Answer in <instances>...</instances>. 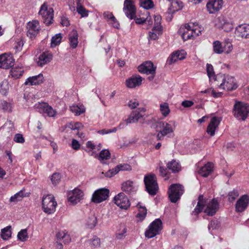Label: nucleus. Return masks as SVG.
<instances>
[{"label": "nucleus", "mask_w": 249, "mask_h": 249, "mask_svg": "<svg viewBox=\"0 0 249 249\" xmlns=\"http://www.w3.org/2000/svg\"><path fill=\"white\" fill-rule=\"evenodd\" d=\"M219 208V204L215 198H213L208 203L203 200V196H200L198 197V201L197 205L193 212L192 214L196 215L200 213L204 209V212L209 216H213L217 212Z\"/></svg>", "instance_id": "obj_1"}, {"label": "nucleus", "mask_w": 249, "mask_h": 249, "mask_svg": "<svg viewBox=\"0 0 249 249\" xmlns=\"http://www.w3.org/2000/svg\"><path fill=\"white\" fill-rule=\"evenodd\" d=\"M214 84L218 88L225 90H232L237 88L234 77L228 74H217Z\"/></svg>", "instance_id": "obj_2"}, {"label": "nucleus", "mask_w": 249, "mask_h": 249, "mask_svg": "<svg viewBox=\"0 0 249 249\" xmlns=\"http://www.w3.org/2000/svg\"><path fill=\"white\" fill-rule=\"evenodd\" d=\"M234 117L239 121H245L249 117V104L236 101L233 109Z\"/></svg>", "instance_id": "obj_3"}, {"label": "nucleus", "mask_w": 249, "mask_h": 249, "mask_svg": "<svg viewBox=\"0 0 249 249\" xmlns=\"http://www.w3.org/2000/svg\"><path fill=\"white\" fill-rule=\"evenodd\" d=\"M57 202L53 195H44L42 197V210L47 214L53 213L56 211Z\"/></svg>", "instance_id": "obj_4"}, {"label": "nucleus", "mask_w": 249, "mask_h": 249, "mask_svg": "<svg viewBox=\"0 0 249 249\" xmlns=\"http://www.w3.org/2000/svg\"><path fill=\"white\" fill-rule=\"evenodd\" d=\"M144 182L146 190L149 194L151 196L156 195L159 189V186L155 175L149 174L145 176Z\"/></svg>", "instance_id": "obj_5"}, {"label": "nucleus", "mask_w": 249, "mask_h": 249, "mask_svg": "<svg viewBox=\"0 0 249 249\" xmlns=\"http://www.w3.org/2000/svg\"><path fill=\"white\" fill-rule=\"evenodd\" d=\"M194 27V24L189 23L186 24L184 27L180 28L179 32L184 40H188L199 35L200 31Z\"/></svg>", "instance_id": "obj_6"}, {"label": "nucleus", "mask_w": 249, "mask_h": 249, "mask_svg": "<svg viewBox=\"0 0 249 249\" xmlns=\"http://www.w3.org/2000/svg\"><path fill=\"white\" fill-rule=\"evenodd\" d=\"M184 193L183 187L179 184H172L168 191L169 198L173 203H176Z\"/></svg>", "instance_id": "obj_7"}, {"label": "nucleus", "mask_w": 249, "mask_h": 249, "mask_svg": "<svg viewBox=\"0 0 249 249\" xmlns=\"http://www.w3.org/2000/svg\"><path fill=\"white\" fill-rule=\"evenodd\" d=\"M38 14L41 16L43 22L47 26L53 23V10L52 8H48L47 5L44 3L41 6Z\"/></svg>", "instance_id": "obj_8"}, {"label": "nucleus", "mask_w": 249, "mask_h": 249, "mask_svg": "<svg viewBox=\"0 0 249 249\" xmlns=\"http://www.w3.org/2000/svg\"><path fill=\"white\" fill-rule=\"evenodd\" d=\"M162 225L160 219H156L148 226V229L145 232V236L151 238L159 234L162 229Z\"/></svg>", "instance_id": "obj_9"}, {"label": "nucleus", "mask_w": 249, "mask_h": 249, "mask_svg": "<svg viewBox=\"0 0 249 249\" xmlns=\"http://www.w3.org/2000/svg\"><path fill=\"white\" fill-rule=\"evenodd\" d=\"M109 191L107 189L101 188L97 190L92 195L91 200L96 203L106 200L108 197Z\"/></svg>", "instance_id": "obj_10"}, {"label": "nucleus", "mask_w": 249, "mask_h": 249, "mask_svg": "<svg viewBox=\"0 0 249 249\" xmlns=\"http://www.w3.org/2000/svg\"><path fill=\"white\" fill-rule=\"evenodd\" d=\"M35 107L39 112L46 114L48 117H53L56 115V111L47 103H38L35 105Z\"/></svg>", "instance_id": "obj_11"}, {"label": "nucleus", "mask_w": 249, "mask_h": 249, "mask_svg": "<svg viewBox=\"0 0 249 249\" xmlns=\"http://www.w3.org/2000/svg\"><path fill=\"white\" fill-rule=\"evenodd\" d=\"M27 36L30 38H35L40 30L39 22L36 20L29 22L27 25Z\"/></svg>", "instance_id": "obj_12"}, {"label": "nucleus", "mask_w": 249, "mask_h": 249, "mask_svg": "<svg viewBox=\"0 0 249 249\" xmlns=\"http://www.w3.org/2000/svg\"><path fill=\"white\" fill-rule=\"evenodd\" d=\"M114 203L121 209H127L130 206L127 197L124 193H120L114 198Z\"/></svg>", "instance_id": "obj_13"}, {"label": "nucleus", "mask_w": 249, "mask_h": 249, "mask_svg": "<svg viewBox=\"0 0 249 249\" xmlns=\"http://www.w3.org/2000/svg\"><path fill=\"white\" fill-rule=\"evenodd\" d=\"M14 59L11 54L6 53L0 55V68L8 69L14 66Z\"/></svg>", "instance_id": "obj_14"}, {"label": "nucleus", "mask_w": 249, "mask_h": 249, "mask_svg": "<svg viewBox=\"0 0 249 249\" xmlns=\"http://www.w3.org/2000/svg\"><path fill=\"white\" fill-rule=\"evenodd\" d=\"M84 193L81 190L75 188L68 194V200L73 204H76L83 199Z\"/></svg>", "instance_id": "obj_15"}, {"label": "nucleus", "mask_w": 249, "mask_h": 249, "mask_svg": "<svg viewBox=\"0 0 249 249\" xmlns=\"http://www.w3.org/2000/svg\"><path fill=\"white\" fill-rule=\"evenodd\" d=\"M124 12L125 16L130 19L134 18L136 15V8L131 0H125L124 4Z\"/></svg>", "instance_id": "obj_16"}, {"label": "nucleus", "mask_w": 249, "mask_h": 249, "mask_svg": "<svg viewBox=\"0 0 249 249\" xmlns=\"http://www.w3.org/2000/svg\"><path fill=\"white\" fill-rule=\"evenodd\" d=\"M157 126L162 128L157 135L159 140H161L164 136L173 132V129L171 124L165 122L160 121L158 122Z\"/></svg>", "instance_id": "obj_17"}, {"label": "nucleus", "mask_w": 249, "mask_h": 249, "mask_svg": "<svg viewBox=\"0 0 249 249\" xmlns=\"http://www.w3.org/2000/svg\"><path fill=\"white\" fill-rule=\"evenodd\" d=\"M223 0H209L206 7L210 14H214L222 8Z\"/></svg>", "instance_id": "obj_18"}, {"label": "nucleus", "mask_w": 249, "mask_h": 249, "mask_svg": "<svg viewBox=\"0 0 249 249\" xmlns=\"http://www.w3.org/2000/svg\"><path fill=\"white\" fill-rule=\"evenodd\" d=\"M131 170V167L128 164H120L107 172L105 173V176L111 178L116 175L120 171H129Z\"/></svg>", "instance_id": "obj_19"}, {"label": "nucleus", "mask_w": 249, "mask_h": 249, "mask_svg": "<svg viewBox=\"0 0 249 249\" xmlns=\"http://www.w3.org/2000/svg\"><path fill=\"white\" fill-rule=\"evenodd\" d=\"M142 78L139 75H133L125 81L126 86L129 89H134L142 85Z\"/></svg>", "instance_id": "obj_20"}, {"label": "nucleus", "mask_w": 249, "mask_h": 249, "mask_svg": "<svg viewBox=\"0 0 249 249\" xmlns=\"http://www.w3.org/2000/svg\"><path fill=\"white\" fill-rule=\"evenodd\" d=\"M69 9L73 14L77 12L81 18L87 17L89 15V11L83 6V4H77L75 6L74 2H73L69 4Z\"/></svg>", "instance_id": "obj_21"}, {"label": "nucleus", "mask_w": 249, "mask_h": 249, "mask_svg": "<svg viewBox=\"0 0 249 249\" xmlns=\"http://www.w3.org/2000/svg\"><path fill=\"white\" fill-rule=\"evenodd\" d=\"M156 67L154 66L151 61H146L138 67L139 72L147 74L155 73Z\"/></svg>", "instance_id": "obj_22"}, {"label": "nucleus", "mask_w": 249, "mask_h": 249, "mask_svg": "<svg viewBox=\"0 0 249 249\" xmlns=\"http://www.w3.org/2000/svg\"><path fill=\"white\" fill-rule=\"evenodd\" d=\"M249 203V197L248 195L242 196L237 200L235 204V209L238 212H242L247 208Z\"/></svg>", "instance_id": "obj_23"}, {"label": "nucleus", "mask_w": 249, "mask_h": 249, "mask_svg": "<svg viewBox=\"0 0 249 249\" xmlns=\"http://www.w3.org/2000/svg\"><path fill=\"white\" fill-rule=\"evenodd\" d=\"M53 58V54L49 51H46L41 53L36 60V63L39 67L49 63Z\"/></svg>", "instance_id": "obj_24"}, {"label": "nucleus", "mask_w": 249, "mask_h": 249, "mask_svg": "<svg viewBox=\"0 0 249 249\" xmlns=\"http://www.w3.org/2000/svg\"><path fill=\"white\" fill-rule=\"evenodd\" d=\"M221 122V119L217 117H213L211 119V121L207 126V132L211 136L215 134V130L218 128Z\"/></svg>", "instance_id": "obj_25"}, {"label": "nucleus", "mask_w": 249, "mask_h": 249, "mask_svg": "<svg viewBox=\"0 0 249 249\" xmlns=\"http://www.w3.org/2000/svg\"><path fill=\"white\" fill-rule=\"evenodd\" d=\"M186 52L184 50L177 51L173 53L167 60V63L171 65L178 60H182L185 58Z\"/></svg>", "instance_id": "obj_26"}, {"label": "nucleus", "mask_w": 249, "mask_h": 249, "mask_svg": "<svg viewBox=\"0 0 249 249\" xmlns=\"http://www.w3.org/2000/svg\"><path fill=\"white\" fill-rule=\"evenodd\" d=\"M122 190L127 194H133L137 190V187L133 181L128 180L122 184Z\"/></svg>", "instance_id": "obj_27"}, {"label": "nucleus", "mask_w": 249, "mask_h": 249, "mask_svg": "<svg viewBox=\"0 0 249 249\" xmlns=\"http://www.w3.org/2000/svg\"><path fill=\"white\" fill-rule=\"evenodd\" d=\"M237 36L249 38V24H241L237 27L235 30Z\"/></svg>", "instance_id": "obj_28"}, {"label": "nucleus", "mask_w": 249, "mask_h": 249, "mask_svg": "<svg viewBox=\"0 0 249 249\" xmlns=\"http://www.w3.org/2000/svg\"><path fill=\"white\" fill-rule=\"evenodd\" d=\"M43 74L40 73L37 75L29 77L24 84L26 85L30 86L39 85L43 82Z\"/></svg>", "instance_id": "obj_29"}, {"label": "nucleus", "mask_w": 249, "mask_h": 249, "mask_svg": "<svg viewBox=\"0 0 249 249\" xmlns=\"http://www.w3.org/2000/svg\"><path fill=\"white\" fill-rule=\"evenodd\" d=\"M78 34L76 31L73 30L69 34V44L71 49H75L77 47L78 43Z\"/></svg>", "instance_id": "obj_30"}, {"label": "nucleus", "mask_w": 249, "mask_h": 249, "mask_svg": "<svg viewBox=\"0 0 249 249\" xmlns=\"http://www.w3.org/2000/svg\"><path fill=\"white\" fill-rule=\"evenodd\" d=\"M213 168V164L211 162H208L200 168L198 171V173L204 177H207L212 173Z\"/></svg>", "instance_id": "obj_31"}, {"label": "nucleus", "mask_w": 249, "mask_h": 249, "mask_svg": "<svg viewBox=\"0 0 249 249\" xmlns=\"http://www.w3.org/2000/svg\"><path fill=\"white\" fill-rule=\"evenodd\" d=\"M56 237L59 242L62 241L64 244H68L71 242L70 235L65 231H59L56 233Z\"/></svg>", "instance_id": "obj_32"}, {"label": "nucleus", "mask_w": 249, "mask_h": 249, "mask_svg": "<svg viewBox=\"0 0 249 249\" xmlns=\"http://www.w3.org/2000/svg\"><path fill=\"white\" fill-rule=\"evenodd\" d=\"M97 159L101 162L103 163L105 160H108L110 157V153L108 150H102L99 155H96L94 157Z\"/></svg>", "instance_id": "obj_33"}, {"label": "nucleus", "mask_w": 249, "mask_h": 249, "mask_svg": "<svg viewBox=\"0 0 249 249\" xmlns=\"http://www.w3.org/2000/svg\"><path fill=\"white\" fill-rule=\"evenodd\" d=\"M183 7L182 3L178 0H171L169 10L171 12H175L180 10Z\"/></svg>", "instance_id": "obj_34"}, {"label": "nucleus", "mask_w": 249, "mask_h": 249, "mask_svg": "<svg viewBox=\"0 0 249 249\" xmlns=\"http://www.w3.org/2000/svg\"><path fill=\"white\" fill-rule=\"evenodd\" d=\"M11 226H8L1 230L0 237L4 240L9 239L11 237Z\"/></svg>", "instance_id": "obj_35"}, {"label": "nucleus", "mask_w": 249, "mask_h": 249, "mask_svg": "<svg viewBox=\"0 0 249 249\" xmlns=\"http://www.w3.org/2000/svg\"><path fill=\"white\" fill-rule=\"evenodd\" d=\"M167 166L169 170L172 171L173 173L178 172L181 168V166L179 163L174 160L169 162L167 163Z\"/></svg>", "instance_id": "obj_36"}, {"label": "nucleus", "mask_w": 249, "mask_h": 249, "mask_svg": "<svg viewBox=\"0 0 249 249\" xmlns=\"http://www.w3.org/2000/svg\"><path fill=\"white\" fill-rule=\"evenodd\" d=\"M138 206H139V210L138 213L136 215L138 222L142 221L145 218L147 214V210L145 207H142L140 205L139 203Z\"/></svg>", "instance_id": "obj_37"}, {"label": "nucleus", "mask_w": 249, "mask_h": 249, "mask_svg": "<svg viewBox=\"0 0 249 249\" xmlns=\"http://www.w3.org/2000/svg\"><path fill=\"white\" fill-rule=\"evenodd\" d=\"M206 70L210 81L214 83V79L216 75L214 73L213 66L211 64L207 63L206 65Z\"/></svg>", "instance_id": "obj_38"}, {"label": "nucleus", "mask_w": 249, "mask_h": 249, "mask_svg": "<svg viewBox=\"0 0 249 249\" xmlns=\"http://www.w3.org/2000/svg\"><path fill=\"white\" fill-rule=\"evenodd\" d=\"M223 53H230L233 49L231 41L229 38L225 39L222 43Z\"/></svg>", "instance_id": "obj_39"}, {"label": "nucleus", "mask_w": 249, "mask_h": 249, "mask_svg": "<svg viewBox=\"0 0 249 249\" xmlns=\"http://www.w3.org/2000/svg\"><path fill=\"white\" fill-rule=\"evenodd\" d=\"M25 196H26L25 195L24 191L21 190L17 193L14 196H12L10 197L9 201L11 202H17L21 200V199Z\"/></svg>", "instance_id": "obj_40"}, {"label": "nucleus", "mask_w": 249, "mask_h": 249, "mask_svg": "<svg viewBox=\"0 0 249 249\" xmlns=\"http://www.w3.org/2000/svg\"><path fill=\"white\" fill-rule=\"evenodd\" d=\"M24 72L21 68H14L10 71V74L12 77L17 79L21 76Z\"/></svg>", "instance_id": "obj_41"}, {"label": "nucleus", "mask_w": 249, "mask_h": 249, "mask_svg": "<svg viewBox=\"0 0 249 249\" xmlns=\"http://www.w3.org/2000/svg\"><path fill=\"white\" fill-rule=\"evenodd\" d=\"M145 109L143 107H140L137 110L132 111L134 115H135V118H137V121H139L141 118L145 119Z\"/></svg>", "instance_id": "obj_42"}, {"label": "nucleus", "mask_w": 249, "mask_h": 249, "mask_svg": "<svg viewBox=\"0 0 249 249\" xmlns=\"http://www.w3.org/2000/svg\"><path fill=\"white\" fill-rule=\"evenodd\" d=\"M23 45L24 42L21 38H17L13 45V49L15 50V53L21 51L22 49Z\"/></svg>", "instance_id": "obj_43"}, {"label": "nucleus", "mask_w": 249, "mask_h": 249, "mask_svg": "<svg viewBox=\"0 0 249 249\" xmlns=\"http://www.w3.org/2000/svg\"><path fill=\"white\" fill-rule=\"evenodd\" d=\"M71 111L76 115H80L84 113L85 111V108L83 106L73 105L70 107Z\"/></svg>", "instance_id": "obj_44"}, {"label": "nucleus", "mask_w": 249, "mask_h": 249, "mask_svg": "<svg viewBox=\"0 0 249 249\" xmlns=\"http://www.w3.org/2000/svg\"><path fill=\"white\" fill-rule=\"evenodd\" d=\"M161 18L160 15H156L154 17L155 25L153 27L156 29L159 33H162V26L160 25Z\"/></svg>", "instance_id": "obj_45"}, {"label": "nucleus", "mask_w": 249, "mask_h": 249, "mask_svg": "<svg viewBox=\"0 0 249 249\" xmlns=\"http://www.w3.org/2000/svg\"><path fill=\"white\" fill-rule=\"evenodd\" d=\"M61 39L62 36L60 33L57 34L54 36H53L51 39V47L54 48L59 45L61 41Z\"/></svg>", "instance_id": "obj_46"}, {"label": "nucleus", "mask_w": 249, "mask_h": 249, "mask_svg": "<svg viewBox=\"0 0 249 249\" xmlns=\"http://www.w3.org/2000/svg\"><path fill=\"white\" fill-rule=\"evenodd\" d=\"M213 50L214 53L217 54H221L223 53V44L219 41H215L213 43Z\"/></svg>", "instance_id": "obj_47"}, {"label": "nucleus", "mask_w": 249, "mask_h": 249, "mask_svg": "<svg viewBox=\"0 0 249 249\" xmlns=\"http://www.w3.org/2000/svg\"><path fill=\"white\" fill-rule=\"evenodd\" d=\"M97 224V218L94 215L90 216L86 222V225L88 228L92 229L96 226Z\"/></svg>", "instance_id": "obj_48"}, {"label": "nucleus", "mask_w": 249, "mask_h": 249, "mask_svg": "<svg viewBox=\"0 0 249 249\" xmlns=\"http://www.w3.org/2000/svg\"><path fill=\"white\" fill-rule=\"evenodd\" d=\"M9 84L7 80H3L0 84V92L3 95H6L9 90Z\"/></svg>", "instance_id": "obj_49"}, {"label": "nucleus", "mask_w": 249, "mask_h": 249, "mask_svg": "<svg viewBox=\"0 0 249 249\" xmlns=\"http://www.w3.org/2000/svg\"><path fill=\"white\" fill-rule=\"evenodd\" d=\"M17 237L18 240L20 241L24 242L26 241L28 238V235L27 230L23 229L19 231L18 233Z\"/></svg>", "instance_id": "obj_50"}, {"label": "nucleus", "mask_w": 249, "mask_h": 249, "mask_svg": "<svg viewBox=\"0 0 249 249\" xmlns=\"http://www.w3.org/2000/svg\"><path fill=\"white\" fill-rule=\"evenodd\" d=\"M160 110L164 116H167L170 113L168 105L167 103H163L160 105Z\"/></svg>", "instance_id": "obj_51"}, {"label": "nucleus", "mask_w": 249, "mask_h": 249, "mask_svg": "<svg viewBox=\"0 0 249 249\" xmlns=\"http://www.w3.org/2000/svg\"><path fill=\"white\" fill-rule=\"evenodd\" d=\"M127 228L124 226H122L121 228L116 233V237L118 239H122L126 236Z\"/></svg>", "instance_id": "obj_52"}, {"label": "nucleus", "mask_w": 249, "mask_h": 249, "mask_svg": "<svg viewBox=\"0 0 249 249\" xmlns=\"http://www.w3.org/2000/svg\"><path fill=\"white\" fill-rule=\"evenodd\" d=\"M141 6L145 9L152 8L154 6V4L152 0H142Z\"/></svg>", "instance_id": "obj_53"}, {"label": "nucleus", "mask_w": 249, "mask_h": 249, "mask_svg": "<svg viewBox=\"0 0 249 249\" xmlns=\"http://www.w3.org/2000/svg\"><path fill=\"white\" fill-rule=\"evenodd\" d=\"M162 33H159V32H158L156 29H155L154 27H153L151 31L149 32V39L151 40H156L158 38L159 36Z\"/></svg>", "instance_id": "obj_54"}, {"label": "nucleus", "mask_w": 249, "mask_h": 249, "mask_svg": "<svg viewBox=\"0 0 249 249\" xmlns=\"http://www.w3.org/2000/svg\"><path fill=\"white\" fill-rule=\"evenodd\" d=\"M239 196V193L237 190H233L232 191L230 192L228 194V199L230 201H234L236 197H237Z\"/></svg>", "instance_id": "obj_55"}, {"label": "nucleus", "mask_w": 249, "mask_h": 249, "mask_svg": "<svg viewBox=\"0 0 249 249\" xmlns=\"http://www.w3.org/2000/svg\"><path fill=\"white\" fill-rule=\"evenodd\" d=\"M89 242L92 247L97 248L100 246V239L97 236H94Z\"/></svg>", "instance_id": "obj_56"}, {"label": "nucleus", "mask_w": 249, "mask_h": 249, "mask_svg": "<svg viewBox=\"0 0 249 249\" xmlns=\"http://www.w3.org/2000/svg\"><path fill=\"white\" fill-rule=\"evenodd\" d=\"M61 178L60 174L59 173H54L52 176L51 181L53 184L56 185L58 183Z\"/></svg>", "instance_id": "obj_57"}, {"label": "nucleus", "mask_w": 249, "mask_h": 249, "mask_svg": "<svg viewBox=\"0 0 249 249\" xmlns=\"http://www.w3.org/2000/svg\"><path fill=\"white\" fill-rule=\"evenodd\" d=\"M139 105V103L137 99H133L130 100L128 104V107L131 109H134Z\"/></svg>", "instance_id": "obj_58"}, {"label": "nucleus", "mask_w": 249, "mask_h": 249, "mask_svg": "<svg viewBox=\"0 0 249 249\" xmlns=\"http://www.w3.org/2000/svg\"><path fill=\"white\" fill-rule=\"evenodd\" d=\"M125 121L126 122V124L135 123L138 122L137 118H135V115H134L132 112Z\"/></svg>", "instance_id": "obj_59"}, {"label": "nucleus", "mask_w": 249, "mask_h": 249, "mask_svg": "<svg viewBox=\"0 0 249 249\" xmlns=\"http://www.w3.org/2000/svg\"><path fill=\"white\" fill-rule=\"evenodd\" d=\"M14 141L17 143H23L24 142L25 140L22 135L18 133L15 135Z\"/></svg>", "instance_id": "obj_60"}, {"label": "nucleus", "mask_w": 249, "mask_h": 249, "mask_svg": "<svg viewBox=\"0 0 249 249\" xmlns=\"http://www.w3.org/2000/svg\"><path fill=\"white\" fill-rule=\"evenodd\" d=\"M117 131V128L113 127L112 129H103L100 130H99L98 131V133L102 134V135H105L107 134L110 133H114Z\"/></svg>", "instance_id": "obj_61"}, {"label": "nucleus", "mask_w": 249, "mask_h": 249, "mask_svg": "<svg viewBox=\"0 0 249 249\" xmlns=\"http://www.w3.org/2000/svg\"><path fill=\"white\" fill-rule=\"evenodd\" d=\"M221 29L224 31L228 32L233 29V26L231 22L227 21L223 26H222Z\"/></svg>", "instance_id": "obj_62"}, {"label": "nucleus", "mask_w": 249, "mask_h": 249, "mask_svg": "<svg viewBox=\"0 0 249 249\" xmlns=\"http://www.w3.org/2000/svg\"><path fill=\"white\" fill-rule=\"evenodd\" d=\"M227 21H228L224 17H220L217 19V22H218L219 24H216L219 28H221L222 26H223Z\"/></svg>", "instance_id": "obj_63"}, {"label": "nucleus", "mask_w": 249, "mask_h": 249, "mask_svg": "<svg viewBox=\"0 0 249 249\" xmlns=\"http://www.w3.org/2000/svg\"><path fill=\"white\" fill-rule=\"evenodd\" d=\"M1 107L4 111H7L10 110V104L5 101L1 102Z\"/></svg>", "instance_id": "obj_64"}]
</instances>
